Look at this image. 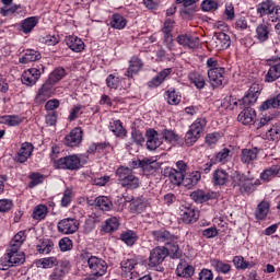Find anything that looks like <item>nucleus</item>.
<instances>
[{
	"instance_id": "f257e3e1",
	"label": "nucleus",
	"mask_w": 280,
	"mask_h": 280,
	"mask_svg": "<svg viewBox=\"0 0 280 280\" xmlns=\"http://www.w3.org/2000/svg\"><path fill=\"white\" fill-rule=\"evenodd\" d=\"M89 163V156L85 154H71L55 161L57 170H69L75 172Z\"/></svg>"
},
{
	"instance_id": "f03ea898",
	"label": "nucleus",
	"mask_w": 280,
	"mask_h": 280,
	"mask_svg": "<svg viewBox=\"0 0 280 280\" xmlns=\"http://www.w3.org/2000/svg\"><path fill=\"white\" fill-rule=\"evenodd\" d=\"M116 177L119 185L125 189H139L141 187V179L128 166H119L116 170Z\"/></svg>"
},
{
	"instance_id": "7ed1b4c3",
	"label": "nucleus",
	"mask_w": 280,
	"mask_h": 280,
	"mask_svg": "<svg viewBox=\"0 0 280 280\" xmlns=\"http://www.w3.org/2000/svg\"><path fill=\"white\" fill-rule=\"evenodd\" d=\"M257 185H259V180L253 183V178L244 174L237 173L232 177L233 189L238 190L242 196H250L257 189Z\"/></svg>"
},
{
	"instance_id": "20e7f679",
	"label": "nucleus",
	"mask_w": 280,
	"mask_h": 280,
	"mask_svg": "<svg viewBox=\"0 0 280 280\" xmlns=\"http://www.w3.org/2000/svg\"><path fill=\"white\" fill-rule=\"evenodd\" d=\"M206 126L207 120L205 118H198L190 125L189 130L185 135V144L188 148H191V145H194V143H196L198 139L202 137Z\"/></svg>"
},
{
	"instance_id": "39448f33",
	"label": "nucleus",
	"mask_w": 280,
	"mask_h": 280,
	"mask_svg": "<svg viewBox=\"0 0 280 280\" xmlns=\"http://www.w3.org/2000/svg\"><path fill=\"white\" fill-rule=\"evenodd\" d=\"M259 95H261V86L254 83L250 85L243 100L235 101L233 104L234 106H238L242 110L243 108H246V106H255V104H257V100H259Z\"/></svg>"
},
{
	"instance_id": "423d86ee",
	"label": "nucleus",
	"mask_w": 280,
	"mask_h": 280,
	"mask_svg": "<svg viewBox=\"0 0 280 280\" xmlns=\"http://www.w3.org/2000/svg\"><path fill=\"white\" fill-rule=\"evenodd\" d=\"M43 73H45V67L43 65L25 70L21 77L22 84H25L26 86H34V84L40 80V75H43Z\"/></svg>"
},
{
	"instance_id": "0eeeda50",
	"label": "nucleus",
	"mask_w": 280,
	"mask_h": 280,
	"mask_svg": "<svg viewBox=\"0 0 280 280\" xmlns=\"http://www.w3.org/2000/svg\"><path fill=\"white\" fill-rule=\"evenodd\" d=\"M88 266L93 277H104L108 270L106 260L98 258L97 256H91L88 260Z\"/></svg>"
},
{
	"instance_id": "6e6552de",
	"label": "nucleus",
	"mask_w": 280,
	"mask_h": 280,
	"mask_svg": "<svg viewBox=\"0 0 280 280\" xmlns=\"http://www.w3.org/2000/svg\"><path fill=\"white\" fill-rule=\"evenodd\" d=\"M167 258V250L163 246H156L150 252L149 266L150 268H156L161 266Z\"/></svg>"
},
{
	"instance_id": "1a4fd4ad",
	"label": "nucleus",
	"mask_w": 280,
	"mask_h": 280,
	"mask_svg": "<svg viewBox=\"0 0 280 280\" xmlns=\"http://www.w3.org/2000/svg\"><path fill=\"white\" fill-rule=\"evenodd\" d=\"M22 264H25V254L4 256L0 262V270H10L13 266H22Z\"/></svg>"
},
{
	"instance_id": "9d476101",
	"label": "nucleus",
	"mask_w": 280,
	"mask_h": 280,
	"mask_svg": "<svg viewBox=\"0 0 280 280\" xmlns=\"http://www.w3.org/2000/svg\"><path fill=\"white\" fill-rule=\"evenodd\" d=\"M178 45L185 49H198L200 47V37L191 34H180L176 37Z\"/></svg>"
},
{
	"instance_id": "9b49d317",
	"label": "nucleus",
	"mask_w": 280,
	"mask_h": 280,
	"mask_svg": "<svg viewBox=\"0 0 280 280\" xmlns=\"http://www.w3.org/2000/svg\"><path fill=\"white\" fill-rule=\"evenodd\" d=\"M79 226L80 223L77 219L73 218L60 220L57 224L59 233H63V235H72V233H75V231H78Z\"/></svg>"
},
{
	"instance_id": "f8f14e48",
	"label": "nucleus",
	"mask_w": 280,
	"mask_h": 280,
	"mask_svg": "<svg viewBox=\"0 0 280 280\" xmlns=\"http://www.w3.org/2000/svg\"><path fill=\"white\" fill-rule=\"evenodd\" d=\"M179 215L184 224H194V222H198V219L200 218L198 211L189 205L180 206Z\"/></svg>"
},
{
	"instance_id": "ddd939ff",
	"label": "nucleus",
	"mask_w": 280,
	"mask_h": 280,
	"mask_svg": "<svg viewBox=\"0 0 280 280\" xmlns=\"http://www.w3.org/2000/svg\"><path fill=\"white\" fill-rule=\"evenodd\" d=\"M151 235L154 242H158V244H164V246L170 244V242H176V240H178V236L172 234L165 229L154 230L151 232Z\"/></svg>"
},
{
	"instance_id": "4468645a",
	"label": "nucleus",
	"mask_w": 280,
	"mask_h": 280,
	"mask_svg": "<svg viewBox=\"0 0 280 280\" xmlns=\"http://www.w3.org/2000/svg\"><path fill=\"white\" fill-rule=\"evenodd\" d=\"M84 131H82L81 127L73 128L69 135H67L63 139V143L68 148H78L82 143V137Z\"/></svg>"
},
{
	"instance_id": "2eb2a0df",
	"label": "nucleus",
	"mask_w": 280,
	"mask_h": 280,
	"mask_svg": "<svg viewBox=\"0 0 280 280\" xmlns=\"http://www.w3.org/2000/svg\"><path fill=\"white\" fill-rule=\"evenodd\" d=\"M145 137L147 149H149L151 152H154L156 148H160L163 144V137H161V133L154 129L147 130Z\"/></svg>"
},
{
	"instance_id": "dca6fc26",
	"label": "nucleus",
	"mask_w": 280,
	"mask_h": 280,
	"mask_svg": "<svg viewBox=\"0 0 280 280\" xmlns=\"http://www.w3.org/2000/svg\"><path fill=\"white\" fill-rule=\"evenodd\" d=\"M191 200L197 202V205H202L209 202V200H217L218 192L215 191H205L202 189L195 190L190 194Z\"/></svg>"
},
{
	"instance_id": "f3484780",
	"label": "nucleus",
	"mask_w": 280,
	"mask_h": 280,
	"mask_svg": "<svg viewBox=\"0 0 280 280\" xmlns=\"http://www.w3.org/2000/svg\"><path fill=\"white\" fill-rule=\"evenodd\" d=\"M34 152V144L30 142H23L20 150L14 156L15 163H27V160L32 156Z\"/></svg>"
},
{
	"instance_id": "a211bd4d",
	"label": "nucleus",
	"mask_w": 280,
	"mask_h": 280,
	"mask_svg": "<svg viewBox=\"0 0 280 280\" xmlns=\"http://www.w3.org/2000/svg\"><path fill=\"white\" fill-rule=\"evenodd\" d=\"M161 174L165 178H168L172 185H177V187L183 185L185 180V175L178 172V170L172 167H165L164 170H162Z\"/></svg>"
},
{
	"instance_id": "6ab92c4d",
	"label": "nucleus",
	"mask_w": 280,
	"mask_h": 280,
	"mask_svg": "<svg viewBox=\"0 0 280 280\" xmlns=\"http://www.w3.org/2000/svg\"><path fill=\"white\" fill-rule=\"evenodd\" d=\"M224 73H226L224 68L208 70L209 82L213 89H219V86H222L224 82Z\"/></svg>"
},
{
	"instance_id": "aec40b11",
	"label": "nucleus",
	"mask_w": 280,
	"mask_h": 280,
	"mask_svg": "<svg viewBox=\"0 0 280 280\" xmlns=\"http://www.w3.org/2000/svg\"><path fill=\"white\" fill-rule=\"evenodd\" d=\"M257 113L253 109L252 106H245L242 108V112L237 116V120L243 124V126H250L255 124Z\"/></svg>"
},
{
	"instance_id": "412c9836",
	"label": "nucleus",
	"mask_w": 280,
	"mask_h": 280,
	"mask_svg": "<svg viewBox=\"0 0 280 280\" xmlns=\"http://www.w3.org/2000/svg\"><path fill=\"white\" fill-rule=\"evenodd\" d=\"M70 266H71V262H69V260H59L58 266L55 267L52 272L50 273L49 280L65 279V277H67V271L69 270Z\"/></svg>"
},
{
	"instance_id": "4be33fe9",
	"label": "nucleus",
	"mask_w": 280,
	"mask_h": 280,
	"mask_svg": "<svg viewBox=\"0 0 280 280\" xmlns=\"http://www.w3.org/2000/svg\"><path fill=\"white\" fill-rule=\"evenodd\" d=\"M176 276L180 277L182 279H191L196 272V268L189 265L186 260H180L177 265L175 270Z\"/></svg>"
},
{
	"instance_id": "5701e85b",
	"label": "nucleus",
	"mask_w": 280,
	"mask_h": 280,
	"mask_svg": "<svg viewBox=\"0 0 280 280\" xmlns=\"http://www.w3.org/2000/svg\"><path fill=\"white\" fill-rule=\"evenodd\" d=\"M269 70L265 75V82H277L280 78V62H277V59L269 60Z\"/></svg>"
},
{
	"instance_id": "b1692460",
	"label": "nucleus",
	"mask_w": 280,
	"mask_h": 280,
	"mask_svg": "<svg viewBox=\"0 0 280 280\" xmlns=\"http://www.w3.org/2000/svg\"><path fill=\"white\" fill-rule=\"evenodd\" d=\"M257 156H259V149H243L241 151V162L243 165H253L255 161H257Z\"/></svg>"
},
{
	"instance_id": "393cba45",
	"label": "nucleus",
	"mask_w": 280,
	"mask_h": 280,
	"mask_svg": "<svg viewBox=\"0 0 280 280\" xmlns=\"http://www.w3.org/2000/svg\"><path fill=\"white\" fill-rule=\"evenodd\" d=\"M162 247L166 250V257H171V259H180L183 257V250H180L177 240L170 242Z\"/></svg>"
},
{
	"instance_id": "a878e982",
	"label": "nucleus",
	"mask_w": 280,
	"mask_h": 280,
	"mask_svg": "<svg viewBox=\"0 0 280 280\" xmlns=\"http://www.w3.org/2000/svg\"><path fill=\"white\" fill-rule=\"evenodd\" d=\"M276 3L272 0H265L257 4L256 10L259 16H268L275 14Z\"/></svg>"
},
{
	"instance_id": "bb28decb",
	"label": "nucleus",
	"mask_w": 280,
	"mask_h": 280,
	"mask_svg": "<svg viewBox=\"0 0 280 280\" xmlns=\"http://www.w3.org/2000/svg\"><path fill=\"white\" fill-rule=\"evenodd\" d=\"M52 82L47 79V81L42 85L36 95V102H47L51 97V90L54 89Z\"/></svg>"
},
{
	"instance_id": "cd10ccee",
	"label": "nucleus",
	"mask_w": 280,
	"mask_h": 280,
	"mask_svg": "<svg viewBox=\"0 0 280 280\" xmlns=\"http://www.w3.org/2000/svg\"><path fill=\"white\" fill-rule=\"evenodd\" d=\"M141 69H143V61L137 56L131 57L126 72L127 78H133V75H137Z\"/></svg>"
},
{
	"instance_id": "c85d7f7f",
	"label": "nucleus",
	"mask_w": 280,
	"mask_h": 280,
	"mask_svg": "<svg viewBox=\"0 0 280 280\" xmlns=\"http://www.w3.org/2000/svg\"><path fill=\"white\" fill-rule=\"evenodd\" d=\"M172 74V68H166L158 73L156 77H154L152 80L148 82L149 89H156L158 86H161L163 82H165V79Z\"/></svg>"
},
{
	"instance_id": "c756f323",
	"label": "nucleus",
	"mask_w": 280,
	"mask_h": 280,
	"mask_svg": "<svg viewBox=\"0 0 280 280\" xmlns=\"http://www.w3.org/2000/svg\"><path fill=\"white\" fill-rule=\"evenodd\" d=\"M43 56H40V52L35 49H26L24 51V55L20 57L21 65H28V62H36V60H40Z\"/></svg>"
},
{
	"instance_id": "7c9ffc66",
	"label": "nucleus",
	"mask_w": 280,
	"mask_h": 280,
	"mask_svg": "<svg viewBox=\"0 0 280 280\" xmlns=\"http://www.w3.org/2000/svg\"><path fill=\"white\" fill-rule=\"evenodd\" d=\"M212 183L215 186L222 187L226 183H229V173L226 171L218 168L212 174Z\"/></svg>"
},
{
	"instance_id": "2f4dec72",
	"label": "nucleus",
	"mask_w": 280,
	"mask_h": 280,
	"mask_svg": "<svg viewBox=\"0 0 280 280\" xmlns=\"http://www.w3.org/2000/svg\"><path fill=\"white\" fill-rule=\"evenodd\" d=\"M256 38L259 43H266L270 38V24L262 23L256 27Z\"/></svg>"
},
{
	"instance_id": "473e14b6",
	"label": "nucleus",
	"mask_w": 280,
	"mask_h": 280,
	"mask_svg": "<svg viewBox=\"0 0 280 280\" xmlns=\"http://www.w3.org/2000/svg\"><path fill=\"white\" fill-rule=\"evenodd\" d=\"M67 46L69 49H71V51H74L75 54L84 51V42H82L78 36H69L67 38Z\"/></svg>"
},
{
	"instance_id": "72a5a7b5",
	"label": "nucleus",
	"mask_w": 280,
	"mask_h": 280,
	"mask_svg": "<svg viewBox=\"0 0 280 280\" xmlns=\"http://www.w3.org/2000/svg\"><path fill=\"white\" fill-rule=\"evenodd\" d=\"M210 264L212 268H214V270L221 275H229V272H231V264L224 262L218 258L211 259Z\"/></svg>"
},
{
	"instance_id": "f704fd0d",
	"label": "nucleus",
	"mask_w": 280,
	"mask_h": 280,
	"mask_svg": "<svg viewBox=\"0 0 280 280\" xmlns=\"http://www.w3.org/2000/svg\"><path fill=\"white\" fill-rule=\"evenodd\" d=\"M94 202L101 211H110V209H113V201L107 196H98L95 198Z\"/></svg>"
},
{
	"instance_id": "c9c22d12",
	"label": "nucleus",
	"mask_w": 280,
	"mask_h": 280,
	"mask_svg": "<svg viewBox=\"0 0 280 280\" xmlns=\"http://www.w3.org/2000/svg\"><path fill=\"white\" fill-rule=\"evenodd\" d=\"M270 211V203L268 201H261L255 211L256 220H266Z\"/></svg>"
},
{
	"instance_id": "e433bc0d",
	"label": "nucleus",
	"mask_w": 280,
	"mask_h": 280,
	"mask_svg": "<svg viewBox=\"0 0 280 280\" xmlns=\"http://www.w3.org/2000/svg\"><path fill=\"white\" fill-rule=\"evenodd\" d=\"M127 24H128V21L121 14L115 13L112 15L109 25L114 30H124V27H126Z\"/></svg>"
},
{
	"instance_id": "4c0bfd02",
	"label": "nucleus",
	"mask_w": 280,
	"mask_h": 280,
	"mask_svg": "<svg viewBox=\"0 0 280 280\" xmlns=\"http://www.w3.org/2000/svg\"><path fill=\"white\" fill-rule=\"evenodd\" d=\"M201 176L199 172L190 173L187 175V173L184 175V183L183 185L185 187H188V189H191V187H196L198 185V182L200 180Z\"/></svg>"
},
{
	"instance_id": "58836bf2",
	"label": "nucleus",
	"mask_w": 280,
	"mask_h": 280,
	"mask_svg": "<svg viewBox=\"0 0 280 280\" xmlns=\"http://www.w3.org/2000/svg\"><path fill=\"white\" fill-rule=\"evenodd\" d=\"M217 47L219 49H229L231 47V36L224 32L217 33Z\"/></svg>"
},
{
	"instance_id": "ea45409f",
	"label": "nucleus",
	"mask_w": 280,
	"mask_h": 280,
	"mask_svg": "<svg viewBox=\"0 0 280 280\" xmlns=\"http://www.w3.org/2000/svg\"><path fill=\"white\" fill-rule=\"evenodd\" d=\"M108 128L116 137H126V129L124 128L121 120H112Z\"/></svg>"
},
{
	"instance_id": "a19ab883",
	"label": "nucleus",
	"mask_w": 280,
	"mask_h": 280,
	"mask_svg": "<svg viewBox=\"0 0 280 280\" xmlns=\"http://www.w3.org/2000/svg\"><path fill=\"white\" fill-rule=\"evenodd\" d=\"M280 165H272L271 167L265 170L260 174L261 180H272V178L279 176Z\"/></svg>"
},
{
	"instance_id": "79ce46f5",
	"label": "nucleus",
	"mask_w": 280,
	"mask_h": 280,
	"mask_svg": "<svg viewBox=\"0 0 280 280\" xmlns=\"http://www.w3.org/2000/svg\"><path fill=\"white\" fill-rule=\"evenodd\" d=\"M180 100L182 96L178 92H176V89L171 88L168 91H166V101L171 106H178V104H180Z\"/></svg>"
},
{
	"instance_id": "37998d69",
	"label": "nucleus",
	"mask_w": 280,
	"mask_h": 280,
	"mask_svg": "<svg viewBox=\"0 0 280 280\" xmlns=\"http://www.w3.org/2000/svg\"><path fill=\"white\" fill-rule=\"evenodd\" d=\"M233 156V151L228 148L222 149L214 158V163H229L231 158Z\"/></svg>"
},
{
	"instance_id": "c03bdc74",
	"label": "nucleus",
	"mask_w": 280,
	"mask_h": 280,
	"mask_svg": "<svg viewBox=\"0 0 280 280\" xmlns=\"http://www.w3.org/2000/svg\"><path fill=\"white\" fill-rule=\"evenodd\" d=\"M120 240L127 244V246H135L139 236L132 230H128L120 235Z\"/></svg>"
},
{
	"instance_id": "a18cd8bd",
	"label": "nucleus",
	"mask_w": 280,
	"mask_h": 280,
	"mask_svg": "<svg viewBox=\"0 0 280 280\" xmlns=\"http://www.w3.org/2000/svg\"><path fill=\"white\" fill-rule=\"evenodd\" d=\"M39 243L40 244L36 246V250L39 255H49L50 250H54V242L49 240H40Z\"/></svg>"
},
{
	"instance_id": "49530a36",
	"label": "nucleus",
	"mask_w": 280,
	"mask_h": 280,
	"mask_svg": "<svg viewBox=\"0 0 280 280\" xmlns=\"http://www.w3.org/2000/svg\"><path fill=\"white\" fill-rule=\"evenodd\" d=\"M35 25H38V19H36V16L27 18L21 23L22 32L24 34H30Z\"/></svg>"
},
{
	"instance_id": "de8ad7c7",
	"label": "nucleus",
	"mask_w": 280,
	"mask_h": 280,
	"mask_svg": "<svg viewBox=\"0 0 280 280\" xmlns=\"http://www.w3.org/2000/svg\"><path fill=\"white\" fill-rule=\"evenodd\" d=\"M191 84H195L196 89H205L206 85V81H205V77H202V74L198 73V72H190L188 75Z\"/></svg>"
},
{
	"instance_id": "09e8293b",
	"label": "nucleus",
	"mask_w": 280,
	"mask_h": 280,
	"mask_svg": "<svg viewBox=\"0 0 280 280\" xmlns=\"http://www.w3.org/2000/svg\"><path fill=\"white\" fill-rule=\"evenodd\" d=\"M102 229L105 233H113L117 231V229H119V219L115 217L107 219Z\"/></svg>"
},
{
	"instance_id": "8fccbe9b",
	"label": "nucleus",
	"mask_w": 280,
	"mask_h": 280,
	"mask_svg": "<svg viewBox=\"0 0 280 280\" xmlns=\"http://www.w3.org/2000/svg\"><path fill=\"white\" fill-rule=\"evenodd\" d=\"M37 268H54V266L58 267V264H60V260H58V258L56 257H48V258H42L39 260H37Z\"/></svg>"
},
{
	"instance_id": "3c124183",
	"label": "nucleus",
	"mask_w": 280,
	"mask_h": 280,
	"mask_svg": "<svg viewBox=\"0 0 280 280\" xmlns=\"http://www.w3.org/2000/svg\"><path fill=\"white\" fill-rule=\"evenodd\" d=\"M67 75V71L65 68H56L48 77V81L52 84H58L62 78Z\"/></svg>"
},
{
	"instance_id": "603ef678",
	"label": "nucleus",
	"mask_w": 280,
	"mask_h": 280,
	"mask_svg": "<svg viewBox=\"0 0 280 280\" xmlns=\"http://www.w3.org/2000/svg\"><path fill=\"white\" fill-rule=\"evenodd\" d=\"M30 178V183H28V188L30 189H34V187H37V185H43L44 180H45V175L40 174V173H31L28 175Z\"/></svg>"
},
{
	"instance_id": "864d4df0",
	"label": "nucleus",
	"mask_w": 280,
	"mask_h": 280,
	"mask_svg": "<svg viewBox=\"0 0 280 280\" xmlns=\"http://www.w3.org/2000/svg\"><path fill=\"white\" fill-rule=\"evenodd\" d=\"M233 264L236 270H246V268H253L255 266V264L246 261L242 256H235Z\"/></svg>"
},
{
	"instance_id": "5fc2aeb1",
	"label": "nucleus",
	"mask_w": 280,
	"mask_h": 280,
	"mask_svg": "<svg viewBox=\"0 0 280 280\" xmlns=\"http://www.w3.org/2000/svg\"><path fill=\"white\" fill-rule=\"evenodd\" d=\"M141 170L144 174H154L156 172V166H154V161L149 158L142 159Z\"/></svg>"
},
{
	"instance_id": "6e6d98bb",
	"label": "nucleus",
	"mask_w": 280,
	"mask_h": 280,
	"mask_svg": "<svg viewBox=\"0 0 280 280\" xmlns=\"http://www.w3.org/2000/svg\"><path fill=\"white\" fill-rule=\"evenodd\" d=\"M220 8V4L215 0H203L201 2L202 12H215Z\"/></svg>"
},
{
	"instance_id": "4d7b16f0",
	"label": "nucleus",
	"mask_w": 280,
	"mask_h": 280,
	"mask_svg": "<svg viewBox=\"0 0 280 280\" xmlns=\"http://www.w3.org/2000/svg\"><path fill=\"white\" fill-rule=\"evenodd\" d=\"M47 218V206L38 205L33 211L34 220H45Z\"/></svg>"
},
{
	"instance_id": "13d9d810",
	"label": "nucleus",
	"mask_w": 280,
	"mask_h": 280,
	"mask_svg": "<svg viewBox=\"0 0 280 280\" xmlns=\"http://www.w3.org/2000/svg\"><path fill=\"white\" fill-rule=\"evenodd\" d=\"M172 30H174V20L166 19L163 27V34L165 35V40H172Z\"/></svg>"
},
{
	"instance_id": "bf43d9fd",
	"label": "nucleus",
	"mask_w": 280,
	"mask_h": 280,
	"mask_svg": "<svg viewBox=\"0 0 280 280\" xmlns=\"http://www.w3.org/2000/svg\"><path fill=\"white\" fill-rule=\"evenodd\" d=\"M3 119L7 126H20V124H23V118L19 115L4 116Z\"/></svg>"
},
{
	"instance_id": "052dcab7",
	"label": "nucleus",
	"mask_w": 280,
	"mask_h": 280,
	"mask_svg": "<svg viewBox=\"0 0 280 280\" xmlns=\"http://www.w3.org/2000/svg\"><path fill=\"white\" fill-rule=\"evenodd\" d=\"M137 266V259H127V260H122L120 262V267L124 270V272H130L132 270H135V267Z\"/></svg>"
},
{
	"instance_id": "680f3d73",
	"label": "nucleus",
	"mask_w": 280,
	"mask_h": 280,
	"mask_svg": "<svg viewBox=\"0 0 280 280\" xmlns=\"http://www.w3.org/2000/svg\"><path fill=\"white\" fill-rule=\"evenodd\" d=\"M160 137H162V139H164L165 141H168V143H172V141H178V135H176V132H174L173 130L165 129L162 131Z\"/></svg>"
},
{
	"instance_id": "e2e57ef3",
	"label": "nucleus",
	"mask_w": 280,
	"mask_h": 280,
	"mask_svg": "<svg viewBox=\"0 0 280 280\" xmlns=\"http://www.w3.org/2000/svg\"><path fill=\"white\" fill-rule=\"evenodd\" d=\"M59 248L62 253H67V250H71L73 248V241L69 237H63L59 241Z\"/></svg>"
},
{
	"instance_id": "0e129e2a",
	"label": "nucleus",
	"mask_w": 280,
	"mask_h": 280,
	"mask_svg": "<svg viewBox=\"0 0 280 280\" xmlns=\"http://www.w3.org/2000/svg\"><path fill=\"white\" fill-rule=\"evenodd\" d=\"M275 108H278L276 103H275V98H268L267 101L262 102L260 107H259V110L261 113H266V110H272Z\"/></svg>"
},
{
	"instance_id": "69168bd1",
	"label": "nucleus",
	"mask_w": 280,
	"mask_h": 280,
	"mask_svg": "<svg viewBox=\"0 0 280 280\" xmlns=\"http://www.w3.org/2000/svg\"><path fill=\"white\" fill-rule=\"evenodd\" d=\"M12 207H14V202L10 199H0V213H8V211H12Z\"/></svg>"
},
{
	"instance_id": "338daca9",
	"label": "nucleus",
	"mask_w": 280,
	"mask_h": 280,
	"mask_svg": "<svg viewBox=\"0 0 280 280\" xmlns=\"http://www.w3.org/2000/svg\"><path fill=\"white\" fill-rule=\"evenodd\" d=\"M119 77L115 74H109L106 79V84L108 89H119Z\"/></svg>"
},
{
	"instance_id": "774afa93",
	"label": "nucleus",
	"mask_w": 280,
	"mask_h": 280,
	"mask_svg": "<svg viewBox=\"0 0 280 280\" xmlns=\"http://www.w3.org/2000/svg\"><path fill=\"white\" fill-rule=\"evenodd\" d=\"M199 280H213V271L211 269L203 268L199 272Z\"/></svg>"
}]
</instances>
